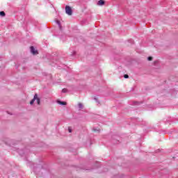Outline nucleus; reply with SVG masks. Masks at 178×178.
<instances>
[{
  "instance_id": "nucleus-1",
  "label": "nucleus",
  "mask_w": 178,
  "mask_h": 178,
  "mask_svg": "<svg viewBox=\"0 0 178 178\" xmlns=\"http://www.w3.org/2000/svg\"><path fill=\"white\" fill-rule=\"evenodd\" d=\"M65 13L68 16H72L73 11L72 10V7L69 6H65Z\"/></svg>"
},
{
  "instance_id": "nucleus-2",
  "label": "nucleus",
  "mask_w": 178,
  "mask_h": 178,
  "mask_svg": "<svg viewBox=\"0 0 178 178\" xmlns=\"http://www.w3.org/2000/svg\"><path fill=\"white\" fill-rule=\"evenodd\" d=\"M61 92L62 94H74V92H77V90H74V92H70V90H62Z\"/></svg>"
},
{
  "instance_id": "nucleus-3",
  "label": "nucleus",
  "mask_w": 178,
  "mask_h": 178,
  "mask_svg": "<svg viewBox=\"0 0 178 178\" xmlns=\"http://www.w3.org/2000/svg\"><path fill=\"white\" fill-rule=\"evenodd\" d=\"M31 52L33 55H38V51H37L34 47H31Z\"/></svg>"
},
{
  "instance_id": "nucleus-4",
  "label": "nucleus",
  "mask_w": 178,
  "mask_h": 178,
  "mask_svg": "<svg viewBox=\"0 0 178 178\" xmlns=\"http://www.w3.org/2000/svg\"><path fill=\"white\" fill-rule=\"evenodd\" d=\"M57 104H58L59 105H61V106H65L67 104V103L65 102H62L60 100H57Z\"/></svg>"
},
{
  "instance_id": "nucleus-5",
  "label": "nucleus",
  "mask_w": 178,
  "mask_h": 178,
  "mask_svg": "<svg viewBox=\"0 0 178 178\" xmlns=\"http://www.w3.org/2000/svg\"><path fill=\"white\" fill-rule=\"evenodd\" d=\"M130 105H133V106H137L140 105V102H132L131 103H130Z\"/></svg>"
},
{
  "instance_id": "nucleus-6",
  "label": "nucleus",
  "mask_w": 178,
  "mask_h": 178,
  "mask_svg": "<svg viewBox=\"0 0 178 178\" xmlns=\"http://www.w3.org/2000/svg\"><path fill=\"white\" fill-rule=\"evenodd\" d=\"M35 99H37V94H35L33 97V99L30 102V104L33 105V104H34V102L35 101Z\"/></svg>"
},
{
  "instance_id": "nucleus-7",
  "label": "nucleus",
  "mask_w": 178,
  "mask_h": 178,
  "mask_svg": "<svg viewBox=\"0 0 178 178\" xmlns=\"http://www.w3.org/2000/svg\"><path fill=\"white\" fill-rule=\"evenodd\" d=\"M35 101H36L38 105H40V104H41V99H40V98L38 97V95H36Z\"/></svg>"
},
{
  "instance_id": "nucleus-8",
  "label": "nucleus",
  "mask_w": 178,
  "mask_h": 178,
  "mask_svg": "<svg viewBox=\"0 0 178 178\" xmlns=\"http://www.w3.org/2000/svg\"><path fill=\"white\" fill-rule=\"evenodd\" d=\"M104 3H105V1H104L103 0H100L98 1L97 5L102 6V5H104Z\"/></svg>"
},
{
  "instance_id": "nucleus-9",
  "label": "nucleus",
  "mask_w": 178,
  "mask_h": 178,
  "mask_svg": "<svg viewBox=\"0 0 178 178\" xmlns=\"http://www.w3.org/2000/svg\"><path fill=\"white\" fill-rule=\"evenodd\" d=\"M78 108H79V109H80V110L83 109V104H82L81 103H79V104H78Z\"/></svg>"
},
{
  "instance_id": "nucleus-10",
  "label": "nucleus",
  "mask_w": 178,
  "mask_h": 178,
  "mask_svg": "<svg viewBox=\"0 0 178 178\" xmlns=\"http://www.w3.org/2000/svg\"><path fill=\"white\" fill-rule=\"evenodd\" d=\"M18 153L19 155H21V156H23V155H24V150L18 151Z\"/></svg>"
},
{
  "instance_id": "nucleus-11",
  "label": "nucleus",
  "mask_w": 178,
  "mask_h": 178,
  "mask_svg": "<svg viewBox=\"0 0 178 178\" xmlns=\"http://www.w3.org/2000/svg\"><path fill=\"white\" fill-rule=\"evenodd\" d=\"M40 167H33V172H35V173H37V170L39 169Z\"/></svg>"
},
{
  "instance_id": "nucleus-12",
  "label": "nucleus",
  "mask_w": 178,
  "mask_h": 178,
  "mask_svg": "<svg viewBox=\"0 0 178 178\" xmlns=\"http://www.w3.org/2000/svg\"><path fill=\"white\" fill-rule=\"evenodd\" d=\"M0 15H1L3 17H5V12L1 11L0 12Z\"/></svg>"
},
{
  "instance_id": "nucleus-13",
  "label": "nucleus",
  "mask_w": 178,
  "mask_h": 178,
  "mask_svg": "<svg viewBox=\"0 0 178 178\" xmlns=\"http://www.w3.org/2000/svg\"><path fill=\"white\" fill-rule=\"evenodd\" d=\"M136 124H140V123L138 122H143V120H140V118H137L136 119Z\"/></svg>"
},
{
  "instance_id": "nucleus-14",
  "label": "nucleus",
  "mask_w": 178,
  "mask_h": 178,
  "mask_svg": "<svg viewBox=\"0 0 178 178\" xmlns=\"http://www.w3.org/2000/svg\"><path fill=\"white\" fill-rule=\"evenodd\" d=\"M57 24L58 25V27H60V29H61L62 26H60V21H56Z\"/></svg>"
},
{
  "instance_id": "nucleus-15",
  "label": "nucleus",
  "mask_w": 178,
  "mask_h": 178,
  "mask_svg": "<svg viewBox=\"0 0 178 178\" xmlns=\"http://www.w3.org/2000/svg\"><path fill=\"white\" fill-rule=\"evenodd\" d=\"M94 99L97 104H99V101L98 100V99H97V97H95Z\"/></svg>"
},
{
  "instance_id": "nucleus-16",
  "label": "nucleus",
  "mask_w": 178,
  "mask_h": 178,
  "mask_svg": "<svg viewBox=\"0 0 178 178\" xmlns=\"http://www.w3.org/2000/svg\"><path fill=\"white\" fill-rule=\"evenodd\" d=\"M147 60L151 61L152 60V57L149 56L147 58Z\"/></svg>"
},
{
  "instance_id": "nucleus-17",
  "label": "nucleus",
  "mask_w": 178,
  "mask_h": 178,
  "mask_svg": "<svg viewBox=\"0 0 178 178\" xmlns=\"http://www.w3.org/2000/svg\"><path fill=\"white\" fill-rule=\"evenodd\" d=\"M96 168H99V162L96 163Z\"/></svg>"
},
{
  "instance_id": "nucleus-18",
  "label": "nucleus",
  "mask_w": 178,
  "mask_h": 178,
  "mask_svg": "<svg viewBox=\"0 0 178 178\" xmlns=\"http://www.w3.org/2000/svg\"><path fill=\"white\" fill-rule=\"evenodd\" d=\"M124 79H129V76L127 74L124 75Z\"/></svg>"
},
{
  "instance_id": "nucleus-19",
  "label": "nucleus",
  "mask_w": 178,
  "mask_h": 178,
  "mask_svg": "<svg viewBox=\"0 0 178 178\" xmlns=\"http://www.w3.org/2000/svg\"><path fill=\"white\" fill-rule=\"evenodd\" d=\"M93 131H99V129H97L95 128H93Z\"/></svg>"
},
{
  "instance_id": "nucleus-20",
  "label": "nucleus",
  "mask_w": 178,
  "mask_h": 178,
  "mask_svg": "<svg viewBox=\"0 0 178 178\" xmlns=\"http://www.w3.org/2000/svg\"><path fill=\"white\" fill-rule=\"evenodd\" d=\"M68 131L69 133H72V129H70V127L68 128Z\"/></svg>"
},
{
  "instance_id": "nucleus-21",
  "label": "nucleus",
  "mask_w": 178,
  "mask_h": 178,
  "mask_svg": "<svg viewBox=\"0 0 178 178\" xmlns=\"http://www.w3.org/2000/svg\"><path fill=\"white\" fill-rule=\"evenodd\" d=\"M120 178H124V175H121V177Z\"/></svg>"
},
{
  "instance_id": "nucleus-22",
  "label": "nucleus",
  "mask_w": 178,
  "mask_h": 178,
  "mask_svg": "<svg viewBox=\"0 0 178 178\" xmlns=\"http://www.w3.org/2000/svg\"><path fill=\"white\" fill-rule=\"evenodd\" d=\"M63 90H66V88H63Z\"/></svg>"
}]
</instances>
